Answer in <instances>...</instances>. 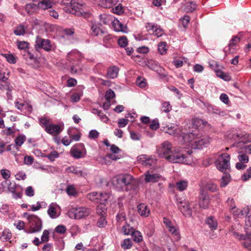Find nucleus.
Wrapping results in <instances>:
<instances>
[{"label": "nucleus", "instance_id": "obj_1", "mask_svg": "<svg viewBox=\"0 0 251 251\" xmlns=\"http://www.w3.org/2000/svg\"><path fill=\"white\" fill-rule=\"evenodd\" d=\"M157 152L159 157L164 158L170 162L188 163L187 156L179 151L173 150L172 144L168 141H165L157 147Z\"/></svg>", "mask_w": 251, "mask_h": 251}, {"label": "nucleus", "instance_id": "obj_2", "mask_svg": "<svg viewBox=\"0 0 251 251\" xmlns=\"http://www.w3.org/2000/svg\"><path fill=\"white\" fill-rule=\"evenodd\" d=\"M114 187L118 191H130L134 190L136 182L132 176L129 174H120L114 176L111 181Z\"/></svg>", "mask_w": 251, "mask_h": 251}, {"label": "nucleus", "instance_id": "obj_3", "mask_svg": "<svg viewBox=\"0 0 251 251\" xmlns=\"http://www.w3.org/2000/svg\"><path fill=\"white\" fill-rule=\"evenodd\" d=\"M24 217L26 218L29 224V230H25L27 233H32L40 231L42 228V220L36 215L29 214L27 213L24 214Z\"/></svg>", "mask_w": 251, "mask_h": 251}, {"label": "nucleus", "instance_id": "obj_4", "mask_svg": "<svg viewBox=\"0 0 251 251\" xmlns=\"http://www.w3.org/2000/svg\"><path fill=\"white\" fill-rule=\"evenodd\" d=\"M230 155L224 153L219 155L215 163L217 169L222 172H225L230 167Z\"/></svg>", "mask_w": 251, "mask_h": 251}, {"label": "nucleus", "instance_id": "obj_5", "mask_svg": "<svg viewBox=\"0 0 251 251\" xmlns=\"http://www.w3.org/2000/svg\"><path fill=\"white\" fill-rule=\"evenodd\" d=\"M91 213L90 209L84 207L73 208L68 212V215L71 218L80 219L87 217Z\"/></svg>", "mask_w": 251, "mask_h": 251}, {"label": "nucleus", "instance_id": "obj_6", "mask_svg": "<svg viewBox=\"0 0 251 251\" xmlns=\"http://www.w3.org/2000/svg\"><path fill=\"white\" fill-rule=\"evenodd\" d=\"M144 63L145 64V66H147L150 69L156 72L159 74L160 77L163 78H165V77L167 76V75L164 73V69L154 60L151 59H147L146 60L144 61Z\"/></svg>", "mask_w": 251, "mask_h": 251}, {"label": "nucleus", "instance_id": "obj_7", "mask_svg": "<svg viewBox=\"0 0 251 251\" xmlns=\"http://www.w3.org/2000/svg\"><path fill=\"white\" fill-rule=\"evenodd\" d=\"M72 157L76 159L83 158L86 154V151L82 144H78L73 146L70 151Z\"/></svg>", "mask_w": 251, "mask_h": 251}, {"label": "nucleus", "instance_id": "obj_8", "mask_svg": "<svg viewBox=\"0 0 251 251\" xmlns=\"http://www.w3.org/2000/svg\"><path fill=\"white\" fill-rule=\"evenodd\" d=\"M144 180L146 183H155L158 182L161 178V175L155 173L153 168H151L144 174Z\"/></svg>", "mask_w": 251, "mask_h": 251}, {"label": "nucleus", "instance_id": "obj_9", "mask_svg": "<svg viewBox=\"0 0 251 251\" xmlns=\"http://www.w3.org/2000/svg\"><path fill=\"white\" fill-rule=\"evenodd\" d=\"M71 7L72 10L71 12L77 16H82L84 18H87L89 16V14L84 11L83 9V6L82 4L76 2H71Z\"/></svg>", "mask_w": 251, "mask_h": 251}, {"label": "nucleus", "instance_id": "obj_10", "mask_svg": "<svg viewBox=\"0 0 251 251\" xmlns=\"http://www.w3.org/2000/svg\"><path fill=\"white\" fill-rule=\"evenodd\" d=\"M52 6V2L50 0H43L38 3V7L43 10L50 9L48 10L49 15L55 19L58 17V13L53 9H50Z\"/></svg>", "mask_w": 251, "mask_h": 251}, {"label": "nucleus", "instance_id": "obj_11", "mask_svg": "<svg viewBox=\"0 0 251 251\" xmlns=\"http://www.w3.org/2000/svg\"><path fill=\"white\" fill-rule=\"evenodd\" d=\"M35 43L36 47L43 49L47 51H49L51 50V45L50 41L48 39H43L39 36H37Z\"/></svg>", "mask_w": 251, "mask_h": 251}, {"label": "nucleus", "instance_id": "obj_12", "mask_svg": "<svg viewBox=\"0 0 251 251\" xmlns=\"http://www.w3.org/2000/svg\"><path fill=\"white\" fill-rule=\"evenodd\" d=\"M210 202V198L207 193L204 191L201 190L200 195L199 205L200 207L203 209H207L209 207Z\"/></svg>", "mask_w": 251, "mask_h": 251}, {"label": "nucleus", "instance_id": "obj_13", "mask_svg": "<svg viewBox=\"0 0 251 251\" xmlns=\"http://www.w3.org/2000/svg\"><path fill=\"white\" fill-rule=\"evenodd\" d=\"M178 208L184 216L189 217H191L192 211L190 208L188 201H180Z\"/></svg>", "mask_w": 251, "mask_h": 251}, {"label": "nucleus", "instance_id": "obj_14", "mask_svg": "<svg viewBox=\"0 0 251 251\" xmlns=\"http://www.w3.org/2000/svg\"><path fill=\"white\" fill-rule=\"evenodd\" d=\"M237 236H239V240H243L242 244L244 248L251 251V233L248 232L245 234H237Z\"/></svg>", "mask_w": 251, "mask_h": 251}, {"label": "nucleus", "instance_id": "obj_15", "mask_svg": "<svg viewBox=\"0 0 251 251\" xmlns=\"http://www.w3.org/2000/svg\"><path fill=\"white\" fill-rule=\"evenodd\" d=\"M210 138L208 136L203 137L200 139L199 137L194 141L192 144L194 149H200L210 142Z\"/></svg>", "mask_w": 251, "mask_h": 251}, {"label": "nucleus", "instance_id": "obj_16", "mask_svg": "<svg viewBox=\"0 0 251 251\" xmlns=\"http://www.w3.org/2000/svg\"><path fill=\"white\" fill-rule=\"evenodd\" d=\"M63 130V127L58 125L50 124L46 127L45 131L51 135L59 134Z\"/></svg>", "mask_w": 251, "mask_h": 251}, {"label": "nucleus", "instance_id": "obj_17", "mask_svg": "<svg viewBox=\"0 0 251 251\" xmlns=\"http://www.w3.org/2000/svg\"><path fill=\"white\" fill-rule=\"evenodd\" d=\"M98 5L105 8H109L119 2V0H97Z\"/></svg>", "mask_w": 251, "mask_h": 251}, {"label": "nucleus", "instance_id": "obj_18", "mask_svg": "<svg viewBox=\"0 0 251 251\" xmlns=\"http://www.w3.org/2000/svg\"><path fill=\"white\" fill-rule=\"evenodd\" d=\"M199 132L198 130L195 129L192 130L191 132H183L184 135L183 138L184 140L187 142H192L195 141L198 138V133Z\"/></svg>", "mask_w": 251, "mask_h": 251}, {"label": "nucleus", "instance_id": "obj_19", "mask_svg": "<svg viewBox=\"0 0 251 251\" xmlns=\"http://www.w3.org/2000/svg\"><path fill=\"white\" fill-rule=\"evenodd\" d=\"M156 164V160L152 157H147L146 155H142V166L145 167L151 166Z\"/></svg>", "mask_w": 251, "mask_h": 251}, {"label": "nucleus", "instance_id": "obj_20", "mask_svg": "<svg viewBox=\"0 0 251 251\" xmlns=\"http://www.w3.org/2000/svg\"><path fill=\"white\" fill-rule=\"evenodd\" d=\"M119 68L116 66H113L109 67L107 69L106 77L108 78L114 79L117 77L118 73Z\"/></svg>", "mask_w": 251, "mask_h": 251}, {"label": "nucleus", "instance_id": "obj_21", "mask_svg": "<svg viewBox=\"0 0 251 251\" xmlns=\"http://www.w3.org/2000/svg\"><path fill=\"white\" fill-rule=\"evenodd\" d=\"M66 172L68 173H73L77 176H84L87 175L86 173L82 170H78L76 167L70 166L66 169Z\"/></svg>", "mask_w": 251, "mask_h": 251}, {"label": "nucleus", "instance_id": "obj_22", "mask_svg": "<svg viewBox=\"0 0 251 251\" xmlns=\"http://www.w3.org/2000/svg\"><path fill=\"white\" fill-rule=\"evenodd\" d=\"M206 224L211 230H215L217 228L218 223L216 219L213 216H210L205 220Z\"/></svg>", "mask_w": 251, "mask_h": 251}, {"label": "nucleus", "instance_id": "obj_23", "mask_svg": "<svg viewBox=\"0 0 251 251\" xmlns=\"http://www.w3.org/2000/svg\"><path fill=\"white\" fill-rule=\"evenodd\" d=\"M208 123L206 121H204L199 118H194L192 120V125L196 130H197V128L201 126H205Z\"/></svg>", "mask_w": 251, "mask_h": 251}, {"label": "nucleus", "instance_id": "obj_24", "mask_svg": "<svg viewBox=\"0 0 251 251\" xmlns=\"http://www.w3.org/2000/svg\"><path fill=\"white\" fill-rule=\"evenodd\" d=\"M109 198V195L106 193H98V203L104 204Z\"/></svg>", "mask_w": 251, "mask_h": 251}, {"label": "nucleus", "instance_id": "obj_25", "mask_svg": "<svg viewBox=\"0 0 251 251\" xmlns=\"http://www.w3.org/2000/svg\"><path fill=\"white\" fill-rule=\"evenodd\" d=\"M25 28L23 25L15 27L14 33L17 36L24 35L25 33Z\"/></svg>", "mask_w": 251, "mask_h": 251}, {"label": "nucleus", "instance_id": "obj_26", "mask_svg": "<svg viewBox=\"0 0 251 251\" xmlns=\"http://www.w3.org/2000/svg\"><path fill=\"white\" fill-rule=\"evenodd\" d=\"M26 140V137L24 135H18L14 140L15 145L17 147H21Z\"/></svg>", "mask_w": 251, "mask_h": 251}, {"label": "nucleus", "instance_id": "obj_27", "mask_svg": "<svg viewBox=\"0 0 251 251\" xmlns=\"http://www.w3.org/2000/svg\"><path fill=\"white\" fill-rule=\"evenodd\" d=\"M12 237L11 233L8 229H5L1 233L0 240L2 241H7L11 239Z\"/></svg>", "mask_w": 251, "mask_h": 251}, {"label": "nucleus", "instance_id": "obj_28", "mask_svg": "<svg viewBox=\"0 0 251 251\" xmlns=\"http://www.w3.org/2000/svg\"><path fill=\"white\" fill-rule=\"evenodd\" d=\"M135 231L134 229L128 224L124 226L122 228V231L125 235H132Z\"/></svg>", "mask_w": 251, "mask_h": 251}, {"label": "nucleus", "instance_id": "obj_29", "mask_svg": "<svg viewBox=\"0 0 251 251\" xmlns=\"http://www.w3.org/2000/svg\"><path fill=\"white\" fill-rule=\"evenodd\" d=\"M97 213L100 216H104L106 214V208L104 204H100L97 207Z\"/></svg>", "mask_w": 251, "mask_h": 251}, {"label": "nucleus", "instance_id": "obj_30", "mask_svg": "<svg viewBox=\"0 0 251 251\" xmlns=\"http://www.w3.org/2000/svg\"><path fill=\"white\" fill-rule=\"evenodd\" d=\"M48 214L52 219L56 218L57 217L56 216V209L52 204H50L49 206Z\"/></svg>", "mask_w": 251, "mask_h": 251}, {"label": "nucleus", "instance_id": "obj_31", "mask_svg": "<svg viewBox=\"0 0 251 251\" xmlns=\"http://www.w3.org/2000/svg\"><path fill=\"white\" fill-rule=\"evenodd\" d=\"M40 126L46 129V127L49 126L50 121L49 119H47L46 117H39L38 118Z\"/></svg>", "mask_w": 251, "mask_h": 251}, {"label": "nucleus", "instance_id": "obj_32", "mask_svg": "<svg viewBox=\"0 0 251 251\" xmlns=\"http://www.w3.org/2000/svg\"><path fill=\"white\" fill-rule=\"evenodd\" d=\"M240 41V38L238 37L237 36H235L233 38H232L229 43L228 44V51L230 52V48L231 46L235 45L236 44H237ZM224 51L225 53H226L227 51V50H224Z\"/></svg>", "mask_w": 251, "mask_h": 251}, {"label": "nucleus", "instance_id": "obj_33", "mask_svg": "<svg viewBox=\"0 0 251 251\" xmlns=\"http://www.w3.org/2000/svg\"><path fill=\"white\" fill-rule=\"evenodd\" d=\"M87 198L92 201L98 203V193L96 192H93L89 193L87 195Z\"/></svg>", "mask_w": 251, "mask_h": 251}, {"label": "nucleus", "instance_id": "obj_34", "mask_svg": "<svg viewBox=\"0 0 251 251\" xmlns=\"http://www.w3.org/2000/svg\"><path fill=\"white\" fill-rule=\"evenodd\" d=\"M132 237L134 241L140 243L141 241V233L138 230H135L132 234Z\"/></svg>", "mask_w": 251, "mask_h": 251}, {"label": "nucleus", "instance_id": "obj_35", "mask_svg": "<svg viewBox=\"0 0 251 251\" xmlns=\"http://www.w3.org/2000/svg\"><path fill=\"white\" fill-rule=\"evenodd\" d=\"M169 231L172 233V234L176 236V238L177 240H179L180 238V236L179 234V230L178 228H176L174 226H172L168 228Z\"/></svg>", "mask_w": 251, "mask_h": 251}, {"label": "nucleus", "instance_id": "obj_36", "mask_svg": "<svg viewBox=\"0 0 251 251\" xmlns=\"http://www.w3.org/2000/svg\"><path fill=\"white\" fill-rule=\"evenodd\" d=\"M121 247L125 250L129 249L132 247L131 240L130 239H125L121 243Z\"/></svg>", "mask_w": 251, "mask_h": 251}, {"label": "nucleus", "instance_id": "obj_37", "mask_svg": "<svg viewBox=\"0 0 251 251\" xmlns=\"http://www.w3.org/2000/svg\"><path fill=\"white\" fill-rule=\"evenodd\" d=\"M107 225V221L105 219V216H100L98 220L97 225L99 227H104Z\"/></svg>", "mask_w": 251, "mask_h": 251}, {"label": "nucleus", "instance_id": "obj_38", "mask_svg": "<svg viewBox=\"0 0 251 251\" xmlns=\"http://www.w3.org/2000/svg\"><path fill=\"white\" fill-rule=\"evenodd\" d=\"M102 33V31L96 25H92L91 28V34L93 36H97L99 35V32Z\"/></svg>", "mask_w": 251, "mask_h": 251}, {"label": "nucleus", "instance_id": "obj_39", "mask_svg": "<svg viewBox=\"0 0 251 251\" xmlns=\"http://www.w3.org/2000/svg\"><path fill=\"white\" fill-rule=\"evenodd\" d=\"M178 190L182 191L186 189L187 187V182L186 181H180L177 182L176 184Z\"/></svg>", "mask_w": 251, "mask_h": 251}, {"label": "nucleus", "instance_id": "obj_40", "mask_svg": "<svg viewBox=\"0 0 251 251\" xmlns=\"http://www.w3.org/2000/svg\"><path fill=\"white\" fill-rule=\"evenodd\" d=\"M158 50L161 54L163 55V54H165L167 51L166 43V42H161L158 45Z\"/></svg>", "mask_w": 251, "mask_h": 251}, {"label": "nucleus", "instance_id": "obj_41", "mask_svg": "<svg viewBox=\"0 0 251 251\" xmlns=\"http://www.w3.org/2000/svg\"><path fill=\"white\" fill-rule=\"evenodd\" d=\"M118 44L121 47H126L128 44L127 39L126 36H123L118 39Z\"/></svg>", "mask_w": 251, "mask_h": 251}, {"label": "nucleus", "instance_id": "obj_42", "mask_svg": "<svg viewBox=\"0 0 251 251\" xmlns=\"http://www.w3.org/2000/svg\"><path fill=\"white\" fill-rule=\"evenodd\" d=\"M164 34V31L162 28H161L159 26L156 25L155 28L152 31V33L151 34H154L157 37H161Z\"/></svg>", "mask_w": 251, "mask_h": 251}, {"label": "nucleus", "instance_id": "obj_43", "mask_svg": "<svg viewBox=\"0 0 251 251\" xmlns=\"http://www.w3.org/2000/svg\"><path fill=\"white\" fill-rule=\"evenodd\" d=\"M160 126L158 120L157 119H154L152 121L151 124L150 125V128L153 130H156L159 128Z\"/></svg>", "mask_w": 251, "mask_h": 251}, {"label": "nucleus", "instance_id": "obj_44", "mask_svg": "<svg viewBox=\"0 0 251 251\" xmlns=\"http://www.w3.org/2000/svg\"><path fill=\"white\" fill-rule=\"evenodd\" d=\"M206 188L208 190H209L212 192H214L216 191L217 190V185L215 183L211 182H209L207 183V184L206 185Z\"/></svg>", "mask_w": 251, "mask_h": 251}, {"label": "nucleus", "instance_id": "obj_45", "mask_svg": "<svg viewBox=\"0 0 251 251\" xmlns=\"http://www.w3.org/2000/svg\"><path fill=\"white\" fill-rule=\"evenodd\" d=\"M112 10L113 13L117 15H121L124 12L123 7L121 4H119L113 8Z\"/></svg>", "mask_w": 251, "mask_h": 251}, {"label": "nucleus", "instance_id": "obj_46", "mask_svg": "<svg viewBox=\"0 0 251 251\" xmlns=\"http://www.w3.org/2000/svg\"><path fill=\"white\" fill-rule=\"evenodd\" d=\"M172 107L169 102L165 101L162 103V111L166 113L169 112L171 110Z\"/></svg>", "mask_w": 251, "mask_h": 251}, {"label": "nucleus", "instance_id": "obj_47", "mask_svg": "<svg viewBox=\"0 0 251 251\" xmlns=\"http://www.w3.org/2000/svg\"><path fill=\"white\" fill-rule=\"evenodd\" d=\"M196 7L197 5L195 2L193 1H190L188 2L186 9L187 12H192L195 10Z\"/></svg>", "mask_w": 251, "mask_h": 251}, {"label": "nucleus", "instance_id": "obj_48", "mask_svg": "<svg viewBox=\"0 0 251 251\" xmlns=\"http://www.w3.org/2000/svg\"><path fill=\"white\" fill-rule=\"evenodd\" d=\"M5 89L7 90L6 96H7V99H8L9 100H12V95H11V92H12L13 87L12 86H10V84L9 83L8 84L7 83L6 84L5 88Z\"/></svg>", "mask_w": 251, "mask_h": 251}, {"label": "nucleus", "instance_id": "obj_49", "mask_svg": "<svg viewBox=\"0 0 251 251\" xmlns=\"http://www.w3.org/2000/svg\"><path fill=\"white\" fill-rule=\"evenodd\" d=\"M49 240V231L48 230H45L41 236V242L46 243Z\"/></svg>", "mask_w": 251, "mask_h": 251}, {"label": "nucleus", "instance_id": "obj_50", "mask_svg": "<svg viewBox=\"0 0 251 251\" xmlns=\"http://www.w3.org/2000/svg\"><path fill=\"white\" fill-rule=\"evenodd\" d=\"M4 56L6 60L10 63L15 64L16 62V58L11 54H4Z\"/></svg>", "mask_w": 251, "mask_h": 251}, {"label": "nucleus", "instance_id": "obj_51", "mask_svg": "<svg viewBox=\"0 0 251 251\" xmlns=\"http://www.w3.org/2000/svg\"><path fill=\"white\" fill-rule=\"evenodd\" d=\"M105 97L107 100H109L115 97V94L113 90L109 89L106 91Z\"/></svg>", "mask_w": 251, "mask_h": 251}, {"label": "nucleus", "instance_id": "obj_52", "mask_svg": "<svg viewBox=\"0 0 251 251\" xmlns=\"http://www.w3.org/2000/svg\"><path fill=\"white\" fill-rule=\"evenodd\" d=\"M229 181L228 176L226 175L225 176H223L221 180L220 186L221 187H225L227 185Z\"/></svg>", "mask_w": 251, "mask_h": 251}, {"label": "nucleus", "instance_id": "obj_53", "mask_svg": "<svg viewBox=\"0 0 251 251\" xmlns=\"http://www.w3.org/2000/svg\"><path fill=\"white\" fill-rule=\"evenodd\" d=\"M112 42V38L110 35H106L103 37V42L106 47H108L111 44Z\"/></svg>", "mask_w": 251, "mask_h": 251}, {"label": "nucleus", "instance_id": "obj_54", "mask_svg": "<svg viewBox=\"0 0 251 251\" xmlns=\"http://www.w3.org/2000/svg\"><path fill=\"white\" fill-rule=\"evenodd\" d=\"M17 44L18 47L20 50H25L28 48V44L25 41H19Z\"/></svg>", "mask_w": 251, "mask_h": 251}, {"label": "nucleus", "instance_id": "obj_55", "mask_svg": "<svg viewBox=\"0 0 251 251\" xmlns=\"http://www.w3.org/2000/svg\"><path fill=\"white\" fill-rule=\"evenodd\" d=\"M251 177V167H250L247 172L243 175L242 179L243 181H247Z\"/></svg>", "mask_w": 251, "mask_h": 251}, {"label": "nucleus", "instance_id": "obj_56", "mask_svg": "<svg viewBox=\"0 0 251 251\" xmlns=\"http://www.w3.org/2000/svg\"><path fill=\"white\" fill-rule=\"evenodd\" d=\"M82 96V94L74 93L71 96V100L73 102H76L78 101Z\"/></svg>", "mask_w": 251, "mask_h": 251}, {"label": "nucleus", "instance_id": "obj_57", "mask_svg": "<svg viewBox=\"0 0 251 251\" xmlns=\"http://www.w3.org/2000/svg\"><path fill=\"white\" fill-rule=\"evenodd\" d=\"M55 231L58 233L63 234L66 231V227L63 225H59L55 228Z\"/></svg>", "mask_w": 251, "mask_h": 251}, {"label": "nucleus", "instance_id": "obj_58", "mask_svg": "<svg viewBox=\"0 0 251 251\" xmlns=\"http://www.w3.org/2000/svg\"><path fill=\"white\" fill-rule=\"evenodd\" d=\"M128 120L124 118L120 119L118 120V125L119 127H125L128 124Z\"/></svg>", "mask_w": 251, "mask_h": 251}, {"label": "nucleus", "instance_id": "obj_59", "mask_svg": "<svg viewBox=\"0 0 251 251\" xmlns=\"http://www.w3.org/2000/svg\"><path fill=\"white\" fill-rule=\"evenodd\" d=\"M47 157L50 161H54V159L58 157V153L56 151H51Z\"/></svg>", "mask_w": 251, "mask_h": 251}, {"label": "nucleus", "instance_id": "obj_60", "mask_svg": "<svg viewBox=\"0 0 251 251\" xmlns=\"http://www.w3.org/2000/svg\"><path fill=\"white\" fill-rule=\"evenodd\" d=\"M238 158L241 162L247 163L249 161V157L246 154L239 155Z\"/></svg>", "mask_w": 251, "mask_h": 251}, {"label": "nucleus", "instance_id": "obj_61", "mask_svg": "<svg viewBox=\"0 0 251 251\" xmlns=\"http://www.w3.org/2000/svg\"><path fill=\"white\" fill-rule=\"evenodd\" d=\"M25 195L28 197H32L34 195V191L31 186H28L25 191Z\"/></svg>", "mask_w": 251, "mask_h": 251}, {"label": "nucleus", "instance_id": "obj_62", "mask_svg": "<svg viewBox=\"0 0 251 251\" xmlns=\"http://www.w3.org/2000/svg\"><path fill=\"white\" fill-rule=\"evenodd\" d=\"M99 133L96 130H91L89 132V137L90 139H95L98 137Z\"/></svg>", "mask_w": 251, "mask_h": 251}, {"label": "nucleus", "instance_id": "obj_63", "mask_svg": "<svg viewBox=\"0 0 251 251\" xmlns=\"http://www.w3.org/2000/svg\"><path fill=\"white\" fill-rule=\"evenodd\" d=\"M155 26L156 25L153 24L148 23L146 25V28L147 29V30L149 32V33L150 34H151L152 33L153 30L155 28Z\"/></svg>", "mask_w": 251, "mask_h": 251}, {"label": "nucleus", "instance_id": "obj_64", "mask_svg": "<svg viewBox=\"0 0 251 251\" xmlns=\"http://www.w3.org/2000/svg\"><path fill=\"white\" fill-rule=\"evenodd\" d=\"M221 100L225 104H228L229 102V100L227 95L226 94H222L220 96Z\"/></svg>", "mask_w": 251, "mask_h": 251}]
</instances>
